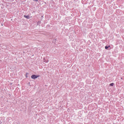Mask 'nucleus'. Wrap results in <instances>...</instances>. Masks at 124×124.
I'll return each instance as SVG.
<instances>
[{
	"mask_svg": "<svg viewBox=\"0 0 124 124\" xmlns=\"http://www.w3.org/2000/svg\"><path fill=\"white\" fill-rule=\"evenodd\" d=\"M40 77V76L39 75H38V76H37V75H32L31 76V78H32V79H35V78H38V77Z\"/></svg>",
	"mask_w": 124,
	"mask_h": 124,
	"instance_id": "obj_1",
	"label": "nucleus"
},
{
	"mask_svg": "<svg viewBox=\"0 0 124 124\" xmlns=\"http://www.w3.org/2000/svg\"><path fill=\"white\" fill-rule=\"evenodd\" d=\"M24 17H25L26 18H27V19H29V16H26V15H24Z\"/></svg>",
	"mask_w": 124,
	"mask_h": 124,
	"instance_id": "obj_2",
	"label": "nucleus"
},
{
	"mask_svg": "<svg viewBox=\"0 0 124 124\" xmlns=\"http://www.w3.org/2000/svg\"><path fill=\"white\" fill-rule=\"evenodd\" d=\"M114 85V83H111L109 84L110 86H113Z\"/></svg>",
	"mask_w": 124,
	"mask_h": 124,
	"instance_id": "obj_3",
	"label": "nucleus"
},
{
	"mask_svg": "<svg viewBox=\"0 0 124 124\" xmlns=\"http://www.w3.org/2000/svg\"><path fill=\"white\" fill-rule=\"evenodd\" d=\"M110 47V46H105V49H108L109 47Z\"/></svg>",
	"mask_w": 124,
	"mask_h": 124,
	"instance_id": "obj_4",
	"label": "nucleus"
},
{
	"mask_svg": "<svg viewBox=\"0 0 124 124\" xmlns=\"http://www.w3.org/2000/svg\"><path fill=\"white\" fill-rule=\"evenodd\" d=\"M34 1L37 2L38 1V0H33Z\"/></svg>",
	"mask_w": 124,
	"mask_h": 124,
	"instance_id": "obj_5",
	"label": "nucleus"
},
{
	"mask_svg": "<svg viewBox=\"0 0 124 124\" xmlns=\"http://www.w3.org/2000/svg\"><path fill=\"white\" fill-rule=\"evenodd\" d=\"M26 77H27V76H26Z\"/></svg>",
	"mask_w": 124,
	"mask_h": 124,
	"instance_id": "obj_6",
	"label": "nucleus"
},
{
	"mask_svg": "<svg viewBox=\"0 0 124 124\" xmlns=\"http://www.w3.org/2000/svg\"><path fill=\"white\" fill-rule=\"evenodd\" d=\"M26 77H27V76H26Z\"/></svg>",
	"mask_w": 124,
	"mask_h": 124,
	"instance_id": "obj_7",
	"label": "nucleus"
}]
</instances>
